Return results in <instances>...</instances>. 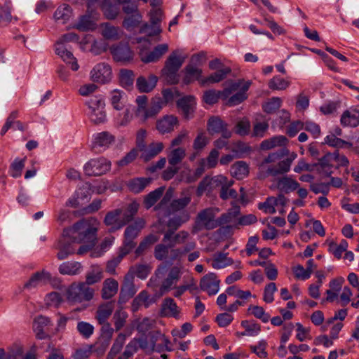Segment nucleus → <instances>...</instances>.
<instances>
[{
	"instance_id": "nucleus-1",
	"label": "nucleus",
	"mask_w": 359,
	"mask_h": 359,
	"mask_svg": "<svg viewBox=\"0 0 359 359\" xmlns=\"http://www.w3.org/2000/svg\"><path fill=\"white\" fill-rule=\"evenodd\" d=\"M97 231L96 227L85 219L80 220L72 227L65 229L61 238L54 245V248L57 250V258L64 260L75 254V243H92Z\"/></svg>"
},
{
	"instance_id": "nucleus-2",
	"label": "nucleus",
	"mask_w": 359,
	"mask_h": 359,
	"mask_svg": "<svg viewBox=\"0 0 359 359\" xmlns=\"http://www.w3.org/2000/svg\"><path fill=\"white\" fill-rule=\"evenodd\" d=\"M162 241L164 243L169 244L172 248L177 245H183L182 248L172 249L171 252L173 255V259L191 252L196 246V243L191 237L189 232L185 230H182L177 233L172 230L165 231L163 233Z\"/></svg>"
},
{
	"instance_id": "nucleus-3",
	"label": "nucleus",
	"mask_w": 359,
	"mask_h": 359,
	"mask_svg": "<svg viewBox=\"0 0 359 359\" xmlns=\"http://www.w3.org/2000/svg\"><path fill=\"white\" fill-rule=\"evenodd\" d=\"M148 98L146 95H140L136 98L137 108L135 115L141 123H145L149 118H155L166 104L161 97L152 98L150 105L147 107Z\"/></svg>"
},
{
	"instance_id": "nucleus-4",
	"label": "nucleus",
	"mask_w": 359,
	"mask_h": 359,
	"mask_svg": "<svg viewBox=\"0 0 359 359\" xmlns=\"http://www.w3.org/2000/svg\"><path fill=\"white\" fill-rule=\"evenodd\" d=\"M218 208H208L198 212L192 227V233H196L203 230H212L219 226L217 218Z\"/></svg>"
},
{
	"instance_id": "nucleus-5",
	"label": "nucleus",
	"mask_w": 359,
	"mask_h": 359,
	"mask_svg": "<svg viewBox=\"0 0 359 359\" xmlns=\"http://www.w3.org/2000/svg\"><path fill=\"white\" fill-rule=\"evenodd\" d=\"M184 62V57H180L179 50L172 51L165 62L162 69V76L167 83L175 84L179 82L178 71Z\"/></svg>"
},
{
	"instance_id": "nucleus-6",
	"label": "nucleus",
	"mask_w": 359,
	"mask_h": 359,
	"mask_svg": "<svg viewBox=\"0 0 359 359\" xmlns=\"http://www.w3.org/2000/svg\"><path fill=\"white\" fill-rule=\"evenodd\" d=\"M94 290L84 282L72 283L67 292V300L71 303H81L93 298Z\"/></svg>"
},
{
	"instance_id": "nucleus-7",
	"label": "nucleus",
	"mask_w": 359,
	"mask_h": 359,
	"mask_svg": "<svg viewBox=\"0 0 359 359\" xmlns=\"http://www.w3.org/2000/svg\"><path fill=\"white\" fill-rule=\"evenodd\" d=\"M289 151L285 148H281L279 151L276 152H271L266 156L264 160L259 163V169L262 173L263 177H266L268 176H277L278 175H283V173H273L278 172L279 170V163L277 165H269V163H275L277 161L280 160L283 156L288 155Z\"/></svg>"
},
{
	"instance_id": "nucleus-8",
	"label": "nucleus",
	"mask_w": 359,
	"mask_h": 359,
	"mask_svg": "<svg viewBox=\"0 0 359 359\" xmlns=\"http://www.w3.org/2000/svg\"><path fill=\"white\" fill-rule=\"evenodd\" d=\"M145 224L146 222L143 218H137L133 223L127 226L124 232L123 245L121 248L123 250L128 253L131 252L136 245L134 240L138 236Z\"/></svg>"
},
{
	"instance_id": "nucleus-9",
	"label": "nucleus",
	"mask_w": 359,
	"mask_h": 359,
	"mask_svg": "<svg viewBox=\"0 0 359 359\" xmlns=\"http://www.w3.org/2000/svg\"><path fill=\"white\" fill-rule=\"evenodd\" d=\"M111 163L104 157H98L89 160L83 167L84 172L88 176H100L111 169Z\"/></svg>"
},
{
	"instance_id": "nucleus-10",
	"label": "nucleus",
	"mask_w": 359,
	"mask_h": 359,
	"mask_svg": "<svg viewBox=\"0 0 359 359\" xmlns=\"http://www.w3.org/2000/svg\"><path fill=\"white\" fill-rule=\"evenodd\" d=\"M207 130L210 135L221 134L224 139H229L231 131L228 128V124L219 116H211L207 123Z\"/></svg>"
},
{
	"instance_id": "nucleus-11",
	"label": "nucleus",
	"mask_w": 359,
	"mask_h": 359,
	"mask_svg": "<svg viewBox=\"0 0 359 359\" xmlns=\"http://www.w3.org/2000/svg\"><path fill=\"white\" fill-rule=\"evenodd\" d=\"M90 79L93 82L106 83L111 79V69L106 63L97 64L90 72Z\"/></svg>"
},
{
	"instance_id": "nucleus-12",
	"label": "nucleus",
	"mask_w": 359,
	"mask_h": 359,
	"mask_svg": "<svg viewBox=\"0 0 359 359\" xmlns=\"http://www.w3.org/2000/svg\"><path fill=\"white\" fill-rule=\"evenodd\" d=\"M215 186H221L220 197L226 200L229 198H235L237 197V192L235 189H229L233 184V180H229L227 177L223 175H217L212 178Z\"/></svg>"
},
{
	"instance_id": "nucleus-13",
	"label": "nucleus",
	"mask_w": 359,
	"mask_h": 359,
	"mask_svg": "<svg viewBox=\"0 0 359 359\" xmlns=\"http://www.w3.org/2000/svg\"><path fill=\"white\" fill-rule=\"evenodd\" d=\"M114 59L117 62H126L133 57V53L128 43H120L110 48Z\"/></svg>"
},
{
	"instance_id": "nucleus-14",
	"label": "nucleus",
	"mask_w": 359,
	"mask_h": 359,
	"mask_svg": "<svg viewBox=\"0 0 359 359\" xmlns=\"http://www.w3.org/2000/svg\"><path fill=\"white\" fill-rule=\"evenodd\" d=\"M220 280L215 273H209L204 276L200 282L201 289L209 295H213L219 290Z\"/></svg>"
},
{
	"instance_id": "nucleus-15",
	"label": "nucleus",
	"mask_w": 359,
	"mask_h": 359,
	"mask_svg": "<svg viewBox=\"0 0 359 359\" xmlns=\"http://www.w3.org/2000/svg\"><path fill=\"white\" fill-rule=\"evenodd\" d=\"M100 34L102 37L111 41L121 39L123 35V31L119 27H116L110 22H104L99 27Z\"/></svg>"
},
{
	"instance_id": "nucleus-16",
	"label": "nucleus",
	"mask_w": 359,
	"mask_h": 359,
	"mask_svg": "<svg viewBox=\"0 0 359 359\" xmlns=\"http://www.w3.org/2000/svg\"><path fill=\"white\" fill-rule=\"evenodd\" d=\"M52 280L51 274L45 270L37 271L34 273L29 278V280L25 284L24 287L28 290L36 288L39 286H43Z\"/></svg>"
},
{
	"instance_id": "nucleus-17",
	"label": "nucleus",
	"mask_w": 359,
	"mask_h": 359,
	"mask_svg": "<svg viewBox=\"0 0 359 359\" xmlns=\"http://www.w3.org/2000/svg\"><path fill=\"white\" fill-rule=\"evenodd\" d=\"M137 287L134 284V276L133 273H128L123 280V283L121 287L119 299L125 302L132 298L137 291Z\"/></svg>"
},
{
	"instance_id": "nucleus-18",
	"label": "nucleus",
	"mask_w": 359,
	"mask_h": 359,
	"mask_svg": "<svg viewBox=\"0 0 359 359\" xmlns=\"http://www.w3.org/2000/svg\"><path fill=\"white\" fill-rule=\"evenodd\" d=\"M122 212V209L117 208L107 213L104 223L109 226L111 232L116 231L125 226V222H123L122 218H120Z\"/></svg>"
},
{
	"instance_id": "nucleus-19",
	"label": "nucleus",
	"mask_w": 359,
	"mask_h": 359,
	"mask_svg": "<svg viewBox=\"0 0 359 359\" xmlns=\"http://www.w3.org/2000/svg\"><path fill=\"white\" fill-rule=\"evenodd\" d=\"M179 124L178 119L174 115H165L157 120L156 128L161 134L168 133L174 130Z\"/></svg>"
},
{
	"instance_id": "nucleus-20",
	"label": "nucleus",
	"mask_w": 359,
	"mask_h": 359,
	"mask_svg": "<svg viewBox=\"0 0 359 359\" xmlns=\"http://www.w3.org/2000/svg\"><path fill=\"white\" fill-rule=\"evenodd\" d=\"M196 104L195 97L191 95L183 97L177 102V105L182 110L184 117L188 120L193 117Z\"/></svg>"
},
{
	"instance_id": "nucleus-21",
	"label": "nucleus",
	"mask_w": 359,
	"mask_h": 359,
	"mask_svg": "<svg viewBox=\"0 0 359 359\" xmlns=\"http://www.w3.org/2000/svg\"><path fill=\"white\" fill-rule=\"evenodd\" d=\"M115 140L113 135L107 131H104L96 134L92 143L93 149L108 148Z\"/></svg>"
},
{
	"instance_id": "nucleus-22",
	"label": "nucleus",
	"mask_w": 359,
	"mask_h": 359,
	"mask_svg": "<svg viewBox=\"0 0 359 359\" xmlns=\"http://www.w3.org/2000/svg\"><path fill=\"white\" fill-rule=\"evenodd\" d=\"M163 148L164 145L161 142H151L147 147L145 146L143 149H139L142 151L140 158L144 162H148L160 154Z\"/></svg>"
},
{
	"instance_id": "nucleus-23",
	"label": "nucleus",
	"mask_w": 359,
	"mask_h": 359,
	"mask_svg": "<svg viewBox=\"0 0 359 359\" xmlns=\"http://www.w3.org/2000/svg\"><path fill=\"white\" fill-rule=\"evenodd\" d=\"M168 45L162 43L156 46L152 51L146 54H142V61L144 63L155 62L168 50Z\"/></svg>"
},
{
	"instance_id": "nucleus-24",
	"label": "nucleus",
	"mask_w": 359,
	"mask_h": 359,
	"mask_svg": "<svg viewBox=\"0 0 359 359\" xmlns=\"http://www.w3.org/2000/svg\"><path fill=\"white\" fill-rule=\"evenodd\" d=\"M55 53L58 55L66 63L71 64V68L73 71L79 69V65L73 54L67 50L64 44L62 43H57L55 44Z\"/></svg>"
},
{
	"instance_id": "nucleus-25",
	"label": "nucleus",
	"mask_w": 359,
	"mask_h": 359,
	"mask_svg": "<svg viewBox=\"0 0 359 359\" xmlns=\"http://www.w3.org/2000/svg\"><path fill=\"white\" fill-rule=\"evenodd\" d=\"M97 18L93 13H87L80 17L78 22L74 26L79 31L86 32L94 30L96 28L95 21Z\"/></svg>"
},
{
	"instance_id": "nucleus-26",
	"label": "nucleus",
	"mask_w": 359,
	"mask_h": 359,
	"mask_svg": "<svg viewBox=\"0 0 359 359\" xmlns=\"http://www.w3.org/2000/svg\"><path fill=\"white\" fill-rule=\"evenodd\" d=\"M158 77L154 74H150L147 79L144 76H140L137 79L136 86L141 93H149L156 86Z\"/></svg>"
},
{
	"instance_id": "nucleus-27",
	"label": "nucleus",
	"mask_w": 359,
	"mask_h": 359,
	"mask_svg": "<svg viewBox=\"0 0 359 359\" xmlns=\"http://www.w3.org/2000/svg\"><path fill=\"white\" fill-rule=\"evenodd\" d=\"M153 303H154V300L151 297L148 292L142 290L133 299L131 304V310L133 312H137L142 306L148 308Z\"/></svg>"
},
{
	"instance_id": "nucleus-28",
	"label": "nucleus",
	"mask_w": 359,
	"mask_h": 359,
	"mask_svg": "<svg viewBox=\"0 0 359 359\" xmlns=\"http://www.w3.org/2000/svg\"><path fill=\"white\" fill-rule=\"evenodd\" d=\"M83 266L79 262L71 261L62 263L59 267V273L62 275L76 276L81 273Z\"/></svg>"
},
{
	"instance_id": "nucleus-29",
	"label": "nucleus",
	"mask_w": 359,
	"mask_h": 359,
	"mask_svg": "<svg viewBox=\"0 0 359 359\" xmlns=\"http://www.w3.org/2000/svg\"><path fill=\"white\" fill-rule=\"evenodd\" d=\"M114 309V302H108L100 305L95 315V319L97 320L98 323H108L107 320L112 314Z\"/></svg>"
},
{
	"instance_id": "nucleus-30",
	"label": "nucleus",
	"mask_w": 359,
	"mask_h": 359,
	"mask_svg": "<svg viewBox=\"0 0 359 359\" xmlns=\"http://www.w3.org/2000/svg\"><path fill=\"white\" fill-rule=\"evenodd\" d=\"M151 181L152 179L151 177L133 178L127 182V187L131 192L139 194L149 186Z\"/></svg>"
},
{
	"instance_id": "nucleus-31",
	"label": "nucleus",
	"mask_w": 359,
	"mask_h": 359,
	"mask_svg": "<svg viewBox=\"0 0 359 359\" xmlns=\"http://www.w3.org/2000/svg\"><path fill=\"white\" fill-rule=\"evenodd\" d=\"M343 126L356 127L359 125V111L356 109L345 111L341 117Z\"/></svg>"
},
{
	"instance_id": "nucleus-32",
	"label": "nucleus",
	"mask_w": 359,
	"mask_h": 359,
	"mask_svg": "<svg viewBox=\"0 0 359 359\" xmlns=\"http://www.w3.org/2000/svg\"><path fill=\"white\" fill-rule=\"evenodd\" d=\"M299 187V184L290 177H283L277 182V188L282 192L288 194Z\"/></svg>"
},
{
	"instance_id": "nucleus-33",
	"label": "nucleus",
	"mask_w": 359,
	"mask_h": 359,
	"mask_svg": "<svg viewBox=\"0 0 359 359\" xmlns=\"http://www.w3.org/2000/svg\"><path fill=\"white\" fill-rule=\"evenodd\" d=\"M126 95L124 92L115 89L111 92L110 102L116 110H122L126 103Z\"/></svg>"
},
{
	"instance_id": "nucleus-34",
	"label": "nucleus",
	"mask_w": 359,
	"mask_h": 359,
	"mask_svg": "<svg viewBox=\"0 0 359 359\" xmlns=\"http://www.w3.org/2000/svg\"><path fill=\"white\" fill-rule=\"evenodd\" d=\"M189 219L190 215L187 212H183L180 215L170 217L166 224V226L168 228L167 231L177 230L183 224L187 222Z\"/></svg>"
},
{
	"instance_id": "nucleus-35",
	"label": "nucleus",
	"mask_w": 359,
	"mask_h": 359,
	"mask_svg": "<svg viewBox=\"0 0 359 359\" xmlns=\"http://www.w3.org/2000/svg\"><path fill=\"white\" fill-rule=\"evenodd\" d=\"M118 283L112 278H108L103 283V287L102 290V297L104 299H108L114 297L118 292Z\"/></svg>"
},
{
	"instance_id": "nucleus-36",
	"label": "nucleus",
	"mask_w": 359,
	"mask_h": 359,
	"mask_svg": "<svg viewBox=\"0 0 359 359\" xmlns=\"http://www.w3.org/2000/svg\"><path fill=\"white\" fill-rule=\"evenodd\" d=\"M72 11L67 4L60 6L54 13V19L56 22L65 24L72 17Z\"/></svg>"
},
{
	"instance_id": "nucleus-37",
	"label": "nucleus",
	"mask_w": 359,
	"mask_h": 359,
	"mask_svg": "<svg viewBox=\"0 0 359 359\" xmlns=\"http://www.w3.org/2000/svg\"><path fill=\"white\" fill-rule=\"evenodd\" d=\"M230 172L233 177L242 180L248 175L249 167L245 161H237L231 165Z\"/></svg>"
},
{
	"instance_id": "nucleus-38",
	"label": "nucleus",
	"mask_w": 359,
	"mask_h": 359,
	"mask_svg": "<svg viewBox=\"0 0 359 359\" xmlns=\"http://www.w3.org/2000/svg\"><path fill=\"white\" fill-rule=\"evenodd\" d=\"M287 143V139L283 135L274 136L262 141L260 148L262 150H269L276 147H284Z\"/></svg>"
},
{
	"instance_id": "nucleus-39",
	"label": "nucleus",
	"mask_w": 359,
	"mask_h": 359,
	"mask_svg": "<svg viewBox=\"0 0 359 359\" xmlns=\"http://www.w3.org/2000/svg\"><path fill=\"white\" fill-rule=\"evenodd\" d=\"M202 70L193 65H187L184 69L183 82L189 84L195 80H198L201 76Z\"/></svg>"
},
{
	"instance_id": "nucleus-40",
	"label": "nucleus",
	"mask_w": 359,
	"mask_h": 359,
	"mask_svg": "<svg viewBox=\"0 0 359 359\" xmlns=\"http://www.w3.org/2000/svg\"><path fill=\"white\" fill-rule=\"evenodd\" d=\"M251 83H252L250 81L244 83L241 87V89L238 93L229 97L228 104L231 106H234L244 101L247 98L246 92L249 89Z\"/></svg>"
},
{
	"instance_id": "nucleus-41",
	"label": "nucleus",
	"mask_w": 359,
	"mask_h": 359,
	"mask_svg": "<svg viewBox=\"0 0 359 359\" xmlns=\"http://www.w3.org/2000/svg\"><path fill=\"white\" fill-rule=\"evenodd\" d=\"M175 292L174 297L178 298L181 297L187 290L191 292L197 289V285L195 280L192 277H189L187 279L184 280V284L174 287Z\"/></svg>"
},
{
	"instance_id": "nucleus-42",
	"label": "nucleus",
	"mask_w": 359,
	"mask_h": 359,
	"mask_svg": "<svg viewBox=\"0 0 359 359\" xmlns=\"http://www.w3.org/2000/svg\"><path fill=\"white\" fill-rule=\"evenodd\" d=\"M245 82L246 81H244L242 79H239L238 81H233V80L227 81L225 83V87H224V90L222 92H219V93H221V95L224 97V98L226 99L228 97H229V95L232 93H233L236 90H240L241 89L242 86Z\"/></svg>"
},
{
	"instance_id": "nucleus-43",
	"label": "nucleus",
	"mask_w": 359,
	"mask_h": 359,
	"mask_svg": "<svg viewBox=\"0 0 359 359\" xmlns=\"http://www.w3.org/2000/svg\"><path fill=\"white\" fill-rule=\"evenodd\" d=\"M151 271V266L147 264H139L132 266L128 273H133V276L135 275L137 277L142 280L147 278Z\"/></svg>"
},
{
	"instance_id": "nucleus-44",
	"label": "nucleus",
	"mask_w": 359,
	"mask_h": 359,
	"mask_svg": "<svg viewBox=\"0 0 359 359\" xmlns=\"http://www.w3.org/2000/svg\"><path fill=\"white\" fill-rule=\"evenodd\" d=\"M142 15L140 12L126 15L123 21V26L128 31L137 27L142 21Z\"/></svg>"
},
{
	"instance_id": "nucleus-45",
	"label": "nucleus",
	"mask_w": 359,
	"mask_h": 359,
	"mask_svg": "<svg viewBox=\"0 0 359 359\" xmlns=\"http://www.w3.org/2000/svg\"><path fill=\"white\" fill-rule=\"evenodd\" d=\"M135 75L133 71L121 69L119 73V81L121 86L126 89H130L134 83Z\"/></svg>"
},
{
	"instance_id": "nucleus-46",
	"label": "nucleus",
	"mask_w": 359,
	"mask_h": 359,
	"mask_svg": "<svg viewBox=\"0 0 359 359\" xmlns=\"http://www.w3.org/2000/svg\"><path fill=\"white\" fill-rule=\"evenodd\" d=\"M231 72V69L229 67H226L224 69H219L216 72L212 74L207 78L203 79L201 83L203 85L207 83H213L221 81L224 79V77Z\"/></svg>"
},
{
	"instance_id": "nucleus-47",
	"label": "nucleus",
	"mask_w": 359,
	"mask_h": 359,
	"mask_svg": "<svg viewBox=\"0 0 359 359\" xmlns=\"http://www.w3.org/2000/svg\"><path fill=\"white\" fill-rule=\"evenodd\" d=\"M186 151L182 147H178L170 153L168 156V163L170 165H177L184 158Z\"/></svg>"
},
{
	"instance_id": "nucleus-48",
	"label": "nucleus",
	"mask_w": 359,
	"mask_h": 359,
	"mask_svg": "<svg viewBox=\"0 0 359 359\" xmlns=\"http://www.w3.org/2000/svg\"><path fill=\"white\" fill-rule=\"evenodd\" d=\"M163 188L159 187L148 194L144 200V204L147 209L151 208L162 196Z\"/></svg>"
},
{
	"instance_id": "nucleus-49",
	"label": "nucleus",
	"mask_w": 359,
	"mask_h": 359,
	"mask_svg": "<svg viewBox=\"0 0 359 359\" xmlns=\"http://www.w3.org/2000/svg\"><path fill=\"white\" fill-rule=\"evenodd\" d=\"M158 340L161 341V342L166 346V351H170L171 350L168 347V344L170 343V341L161 332L151 334V344L149 346V350L152 351H156L158 352L161 351V348L160 347L156 346V343Z\"/></svg>"
},
{
	"instance_id": "nucleus-50",
	"label": "nucleus",
	"mask_w": 359,
	"mask_h": 359,
	"mask_svg": "<svg viewBox=\"0 0 359 359\" xmlns=\"http://www.w3.org/2000/svg\"><path fill=\"white\" fill-rule=\"evenodd\" d=\"M210 140L205 135V132L201 131L193 142V149L197 152H201L209 144Z\"/></svg>"
},
{
	"instance_id": "nucleus-51",
	"label": "nucleus",
	"mask_w": 359,
	"mask_h": 359,
	"mask_svg": "<svg viewBox=\"0 0 359 359\" xmlns=\"http://www.w3.org/2000/svg\"><path fill=\"white\" fill-rule=\"evenodd\" d=\"M138 209L139 204L135 201H133L127 205L122 217V219L123 222H125V225L133 219L134 216L138 211Z\"/></svg>"
},
{
	"instance_id": "nucleus-52",
	"label": "nucleus",
	"mask_w": 359,
	"mask_h": 359,
	"mask_svg": "<svg viewBox=\"0 0 359 359\" xmlns=\"http://www.w3.org/2000/svg\"><path fill=\"white\" fill-rule=\"evenodd\" d=\"M325 142L327 144L336 148H343L345 147L351 148L353 146V144L351 142L340 139L336 137L335 135H327L325 138Z\"/></svg>"
},
{
	"instance_id": "nucleus-53",
	"label": "nucleus",
	"mask_w": 359,
	"mask_h": 359,
	"mask_svg": "<svg viewBox=\"0 0 359 359\" xmlns=\"http://www.w3.org/2000/svg\"><path fill=\"white\" fill-rule=\"evenodd\" d=\"M282 100L280 97H274L262 105L263 110L267 114H273L280 109Z\"/></svg>"
},
{
	"instance_id": "nucleus-54",
	"label": "nucleus",
	"mask_w": 359,
	"mask_h": 359,
	"mask_svg": "<svg viewBox=\"0 0 359 359\" xmlns=\"http://www.w3.org/2000/svg\"><path fill=\"white\" fill-rule=\"evenodd\" d=\"M191 196L189 195L173 200L170 205V208L172 212H177L183 210L191 202Z\"/></svg>"
},
{
	"instance_id": "nucleus-55",
	"label": "nucleus",
	"mask_w": 359,
	"mask_h": 359,
	"mask_svg": "<svg viewBox=\"0 0 359 359\" xmlns=\"http://www.w3.org/2000/svg\"><path fill=\"white\" fill-rule=\"evenodd\" d=\"M100 109L96 111L89 112L91 121L95 124L102 123L107 119L106 112L104 110L105 103H101Z\"/></svg>"
},
{
	"instance_id": "nucleus-56",
	"label": "nucleus",
	"mask_w": 359,
	"mask_h": 359,
	"mask_svg": "<svg viewBox=\"0 0 359 359\" xmlns=\"http://www.w3.org/2000/svg\"><path fill=\"white\" fill-rule=\"evenodd\" d=\"M333 161L332 154L327 153L323 157L319 159L318 165L325 172L327 176H330L332 174L331 168L332 167L331 161Z\"/></svg>"
},
{
	"instance_id": "nucleus-57",
	"label": "nucleus",
	"mask_w": 359,
	"mask_h": 359,
	"mask_svg": "<svg viewBox=\"0 0 359 359\" xmlns=\"http://www.w3.org/2000/svg\"><path fill=\"white\" fill-rule=\"evenodd\" d=\"M102 278V272L99 267H93L92 270L86 274V282L88 285L98 283Z\"/></svg>"
},
{
	"instance_id": "nucleus-58",
	"label": "nucleus",
	"mask_w": 359,
	"mask_h": 359,
	"mask_svg": "<svg viewBox=\"0 0 359 359\" xmlns=\"http://www.w3.org/2000/svg\"><path fill=\"white\" fill-rule=\"evenodd\" d=\"M290 83L279 76L272 78L269 82V87L271 90H283L286 89Z\"/></svg>"
},
{
	"instance_id": "nucleus-59",
	"label": "nucleus",
	"mask_w": 359,
	"mask_h": 359,
	"mask_svg": "<svg viewBox=\"0 0 359 359\" xmlns=\"http://www.w3.org/2000/svg\"><path fill=\"white\" fill-rule=\"evenodd\" d=\"M76 329L79 333L86 339L91 337L94 332V327L89 323L80 321L77 323Z\"/></svg>"
},
{
	"instance_id": "nucleus-60",
	"label": "nucleus",
	"mask_w": 359,
	"mask_h": 359,
	"mask_svg": "<svg viewBox=\"0 0 359 359\" xmlns=\"http://www.w3.org/2000/svg\"><path fill=\"white\" fill-rule=\"evenodd\" d=\"M172 248L169 244L160 243L156 245L154 248V255L157 260L162 261L167 258L169 252V249Z\"/></svg>"
},
{
	"instance_id": "nucleus-61",
	"label": "nucleus",
	"mask_w": 359,
	"mask_h": 359,
	"mask_svg": "<svg viewBox=\"0 0 359 359\" xmlns=\"http://www.w3.org/2000/svg\"><path fill=\"white\" fill-rule=\"evenodd\" d=\"M128 254V252H127V251L123 250L121 248H120L118 256L107 262L106 267L107 271L111 274L115 273L116 267L121 262L123 258Z\"/></svg>"
},
{
	"instance_id": "nucleus-62",
	"label": "nucleus",
	"mask_w": 359,
	"mask_h": 359,
	"mask_svg": "<svg viewBox=\"0 0 359 359\" xmlns=\"http://www.w3.org/2000/svg\"><path fill=\"white\" fill-rule=\"evenodd\" d=\"M160 25L144 23L140 29V32L148 36L159 35L161 32Z\"/></svg>"
},
{
	"instance_id": "nucleus-63",
	"label": "nucleus",
	"mask_w": 359,
	"mask_h": 359,
	"mask_svg": "<svg viewBox=\"0 0 359 359\" xmlns=\"http://www.w3.org/2000/svg\"><path fill=\"white\" fill-rule=\"evenodd\" d=\"M128 318V314L126 311L122 309L117 310L113 316V319L114 320V326L116 330H121L126 323V318Z\"/></svg>"
},
{
	"instance_id": "nucleus-64",
	"label": "nucleus",
	"mask_w": 359,
	"mask_h": 359,
	"mask_svg": "<svg viewBox=\"0 0 359 359\" xmlns=\"http://www.w3.org/2000/svg\"><path fill=\"white\" fill-rule=\"evenodd\" d=\"M250 129V123L248 119L244 118L238 121L235 126V132L241 136L247 135Z\"/></svg>"
}]
</instances>
